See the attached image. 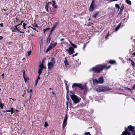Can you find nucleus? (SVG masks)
<instances>
[{"instance_id": "f257e3e1", "label": "nucleus", "mask_w": 135, "mask_h": 135, "mask_svg": "<svg viewBox=\"0 0 135 135\" xmlns=\"http://www.w3.org/2000/svg\"><path fill=\"white\" fill-rule=\"evenodd\" d=\"M107 64L99 65L93 68L90 70V71H93L95 73H99L102 71L104 68H106V69H108L110 68V66L107 67Z\"/></svg>"}, {"instance_id": "f03ea898", "label": "nucleus", "mask_w": 135, "mask_h": 135, "mask_svg": "<svg viewBox=\"0 0 135 135\" xmlns=\"http://www.w3.org/2000/svg\"><path fill=\"white\" fill-rule=\"evenodd\" d=\"M134 128L131 125L128 126V128H125V131H123L121 135H135V133H133Z\"/></svg>"}, {"instance_id": "7ed1b4c3", "label": "nucleus", "mask_w": 135, "mask_h": 135, "mask_svg": "<svg viewBox=\"0 0 135 135\" xmlns=\"http://www.w3.org/2000/svg\"><path fill=\"white\" fill-rule=\"evenodd\" d=\"M111 89L108 87L104 86L103 87H100L99 88H97L96 90L98 92H103L105 91H108Z\"/></svg>"}, {"instance_id": "20e7f679", "label": "nucleus", "mask_w": 135, "mask_h": 135, "mask_svg": "<svg viewBox=\"0 0 135 135\" xmlns=\"http://www.w3.org/2000/svg\"><path fill=\"white\" fill-rule=\"evenodd\" d=\"M70 96L74 104H76L80 102L79 99L76 95H70Z\"/></svg>"}, {"instance_id": "39448f33", "label": "nucleus", "mask_w": 135, "mask_h": 135, "mask_svg": "<svg viewBox=\"0 0 135 135\" xmlns=\"http://www.w3.org/2000/svg\"><path fill=\"white\" fill-rule=\"evenodd\" d=\"M65 50L68 52L70 55H71L75 52L74 49L73 47H70L69 48V49H66Z\"/></svg>"}, {"instance_id": "423d86ee", "label": "nucleus", "mask_w": 135, "mask_h": 135, "mask_svg": "<svg viewBox=\"0 0 135 135\" xmlns=\"http://www.w3.org/2000/svg\"><path fill=\"white\" fill-rule=\"evenodd\" d=\"M76 86L79 88L81 90H83L84 89V87L81 84L79 83H74L72 85V87L73 88Z\"/></svg>"}, {"instance_id": "0eeeda50", "label": "nucleus", "mask_w": 135, "mask_h": 135, "mask_svg": "<svg viewBox=\"0 0 135 135\" xmlns=\"http://www.w3.org/2000/svg\"><path fill=\"white\" fill-rule=\"evenodd\" d=\"M55 65L52 64V63H50L49 62L47 64L48 68L49 70H51Z\"/></svg>"}, {"instance_id": "6e6552de", "label": "nucleus", "mask_w": 135, "mask_h": 135, "mask_svg": "<svg viewBox=\"0 0 135 135\" xmlns=\"http://www.w3.org/2000/svg\"><path fill=\"white\" fill-rule=\"evenodd\" d=\"M94 1L93 0L92 1L91 5H90L89 9L90 11H92L93 10L94 7L93 6L94 5Z\"/></svg>"}, {"instance_id": "1a4fd4ad", "label": "nucleus", "mask_w": 135, "mask_h": 135, "mask_svg": "<svg viewBox=\"0 0 135 135\" xmlns=\"http://www.w3.org/2000/svg\"><path fill=\"white\" fill-rule=\"evenodd\" d=\"M104 78L103 76L98 78V82L99 83L102 84L104 82Z\"/></svg>"}, {"instance_id": "9d476101", "label": "nucleus", "mask_w": 135, "mask_h": 135, "mask_svg": "<svg viewBox=\"0 0 135 135\" xmlns=\"http://www.w3.org/2000/svg\"><path fill=\"white\" fill-rule=\"evenodd\" d=\"M56 11L54 9L50 10V13L51 14L54 15L56 13Z\"/></svg>"}, {"instance_id": "9b49d317", "label": "nucleus", "mask_w": 135, "mask_h": 135, "mask_svg": "<svg viewBox=\"0 0 135 135\" xmlns=\"http://www.w3.org/2000/svg\"><path fill=\"white\" fill-rule=\"evenodd\" d=\"M51 60L49 63H52V64L55 65V59L54 57H51Z\"/></svg>"}, {"instance_id": "f8f14e48", "label": "nucleus", "mask_w": 135, "mask_h": 135, "mask_svg": "<svg viewBox=\"0 0 135 135\" xmlns=\"http://www.w3.org/2000/svg\"><path fill=\"white\" fill-rule=\"evenodd\" d=\"M44 62V61L42 62L41 64L39 66V67L38 68L40 70H42L44 68V64H43Z\"/></svg>"}, {"instance_id": "ddd939ff", "label": "nucleus", "mask_w": 135, "mask_h": 135, "mask_svg": "<svg viewBox=\"0 0 135 135\" xmlns=\"http://www.w3.org/2000/svg\"><path fill=\"white\" fill-rule=\"evenodd\" d=\"M68 116L67 114H65V118H64L63 120V123H66L67 120L68 118Z\"/></svg>"}, {"instance_id": "4468645a", "label": "nucleus", "mask_w": 135, "mask_h": 135, "mask_svg": "<svg viewBox=\"0 0 135 135\" xmlns=\"http://www.w3.org/2000/svg\"><path fill=\"white\" fill-rule=\"evenodd\" d=\"M69 43L71 44V45L72 46H73V47H74L75 48H77V46L76 45H75V44H74L73 43L70 41H69Z\"/></svg>"}, {"instance_id": "2eb2a0df", "label": "nucleus", "mask_w": 135, "mask_h": 135, "mask_svg": "<svg viewBox=\"0 0 135 135\" xmlns=\"http://www.w3.org/2000/svg\"><path fill=\"white\" fill-rule=\"evenodd\" d=\"M57 22H56L55 24L54 25L53 28L52 29L51 31V33L55 28L57 26Z\"/></svg>"}, {"instance_id": "dca6fc26", "label": "nucleus", "mask_w": 135, "mask_h": 135, "mask_svg": "<svg viewBox=\"0 0 135 135\" xmlns=\"http://www.w3.org/2000/svg\"><path fill=\"white\" fill-rule=\"evenodd\" d=\"M51 39V38L50 37V35H49L48 36L47 40V43L49 44Z\"/></svg>"}, {"instance_id": "f3484780", "label": "nucleus", "mask_w": 135, "mask_h": 135, "mask_svg": "<svg viewBox=\"0 0 135 135\" xmlns=\"http://www.w3.org/2000/svg\"><path fill=\"white\" fill-rule=\"evenodd\" d=\"M50 3V4H51V2H47L46 3V5H45V8H49V4Z\"/></svg>"}, {"instance_id": "a211bd4d", "label": "nucleus", "mask_w": 135, "mask_h": 135, "mask_svg": "<svg viewBox=\"0 0 135 135\" xmlns=\"http://www.w3.org/2000/svg\"><path fill=\"white\" fill-rule=\"evenodd\" d=\"M109 63L111 64H114L116 63V62L115 60H111L109 61Z\"/></svg>"}, {"instance_id": "6ab92c4d", "label": "nucleus", "mask_w": 135, "mask_h": 135, "mask_svg": "<svg viewBox=\"0 0 135 135\" xmlns=\"http://www.w3.org/2000/svg\"><path fill=\"white\" fill-rule=\"evenodd\" d=\"M93 83L94 84H97L99 83L98 80L97 79H94L93 80Z\"/></svg>"}, {"instance_id": "aec40b11", "label": "nucleus", "mask_w": 135, "mask_h": 135, "mask_svg": "<svg viewBox=\"0 0 135 135\" xmlns=\"http://www.w3.org/2000/svg\"><path fill=\"white\" fill-rule=\"evenodd\" d=\"M31 50L28 51L26 55V56H28L31 54Z\"/></svg>"}, {"instance_id": "412c9836", "label": "nucleus", "mask_w": 135, "mask_h": 135, "mask_svg": "<svg viewBox=\"0 0 135 135\" xmlns=\"http://www.w3.org/2000/svg\"><path fill=\"white\" fill-rule=\"evenodd\" d=\"M22 21H21V23L20 24H18L17 25L15 26V27L14 28V30H17V28H17V27L18 26V25H21L22 24Z\"/></svg>"}, {"instance_id": "4be33fe9", "label": "nucleus", "mask_w": 135, "mask_h": 135, "mask_svg": "<svg viewBox=\"0 0 135 135\" xmlns=\"http://www.w3.org/2000/svg\"><path fill=\"white\" fill-rule=\"evenodd\" d=\"M54 47V44L51 43L50 45L49 46V47H50V49L51 50Z\"/></svg>"}, {"instance_id": "5701e85b", "label": "nucleus", "mask_w": 135, "mask_h": 135, "mask_svg": "<svg viewBox=\"0 0 135 135\" xmlns=\"http://www.w3.org/2000/svg\"><path fill=\"white\" fill-rule=\"evenodd\" d=\"M65 60L64 61V63L65 64V65H68V63L67 61V59L66 57H65Z\"/></svg>"}, {"instance_id": "b1692460", "label": "nucleus", "mask_w": 135, "mask_h": 135, "mask_svg": "<svg viewBox=\"0 0 135 135\" xmlns=\"http://www.w3.org/2000/svg\"><path fill=\"white\" fill-rule=\"evenodd\" d=\"M89 42V41L88 42H87L85 43H84L83 45V49L84 50H85V48L87 44Z\"/></svg>"}, {"instance_id": "393cba45", "label": "nucleus", "mask_w": 135, "mask_h": 135, "mask_svg": "<svg viewBox=\"0 0 135 135\" xmlns=\"http://www.w3.org/2000/svg\"><path fill=\"white\" fill-rule=\"evenodd\" d=\"M124 6H123V5L120 8V12H122V11H123V9H124Z\"/></svg>"}, {"instance_id": "a878e982", "label": "nucleus", "mask_w": 135, "mask_h": 135, "mask_svg": "<svg viewBox=\"0 0 135 135\" xmlns=\"http://www.w3.org/2000/svg\"><path fill=\"white\" fill-rule=\"evenodd\" d=\"M130 60H131L132 61L131 64L133 66V67H134L135 66V64L134 63V62L133 61L131 60V59H130Z\"/></svg>"}, {"instance_id": "bb28decb", "label": "nucleus", "mask_w": 135, "mask_h": 135, "mask_svg": "<svg viewBox=\"0 0 135 135\" xmlns=\"http://www.w3.org/2000/svg\"><path fill=\"white\" fill-rule=\"evenodd\" d=\"M98 13V12H96L93 15V16H92V17L94 18H95L97 16Z\"/></svg>"}, {"instance_id": "cd10ccee", "label": "nucleus", "mask_w": 135, "mask_h": 135, "mask_svg": "<svg viewBox=\"0 0 135 135\" xmlns=\"http://www.w3.org/2000/svg\"><path fill=\"white\" fill-rule=\"evenodd\" d=\"M126 1L128 4L129 5H131V1H130L129 0H126Z\"/></svg>"}, {"instance_id": "c85d7f7f", "label": "nucleus", "mask_w": 135, "mask_h": 135, "mask_svg": "<svg viewBox=\"0 0 135 135\" xmlns=\"http://www.w3.org/2000/svg\"><path fill=\"white\" fill-rule=\"evenodd\" d=\"M120 24L116 28L115 30V31H117L118 29L120 27Z\"/></svg>"}, {"instance_id": "c756f323", "label": "nucleus", "mask_w": 135, "mask_h": 135, "mask_svg": "<svg viewBox=\"0 0 135 135\" xmlns=\"http://www.w3.org/2000/svg\"><path fill=\"white\" fill-rule=\"evenodd\" d=\"M50 29V28L48 27L47 28H46L43 29V31L44 32V33H45L47 30H49Z\"/></svg>"}, {"instance_id": "7c9ffc66", "label": "nucleus", "mask_w": 135, "mask_h": 135, "mask_svg": "<svg viewBox=\"0 0 135 135\" xmlns=\"http://www.w3.org/2000/svg\"><path fill=\"white\" fill-rule=\"evenodd\" d=\"M42 70H40L39 69H38V74L39 75V76H40V75L41 74L42 72Z\"/></svg>"}, {"instance_id": "2f4dec72", "label": "nucleus", "mask_w": 135, "mask_h": 135, "mask_svg": "<svg viewBox=\"0 0 135 135\" xmlns=\"http://www.w3.org/2000/svg\"><path fill=\"white\" fill-rule=\"evenodd\" d=\"M4 106V104L0 102V107L1 109H3Z\"/></svg>"}, {"instance_id": "473e14b6", "label": "nucleus", "mask_w": 135, "mask_h": 135, "mask_svg": "<svg viewBox=\"0 0 135 135\" xmlns=\"http://www.w3.org/2000/svg\"><path fill=\"white\" fill-rule=\"evenodd\" d=\"M115 6L116 8H118V10H119L120 9V7L119 6V5L118 4H115Z\"/></svg>"}, {"instance_id": "72a5a7b5", "label": "nucleus", "mask_w": 135, "mask_h": 135, "mask_svg": "<svg viewBox=\"0 0 135 135\" xmlns=\"http://www.w3.org/2000/svg\"><path fill=\"white\" fill-rule=\"evenodd\" d=\"M67 124V123H63L62 124V127L63 128H64L66 126Z\"/></svg>"}, {"instance_id": "f704fd0d", "label": "nucleus", "mask_w": 135, "mask_h": 135, "mask_svg": "<svg viewBox=\"0 0 135 135\" xmlns=\"http://www.w3.org/2000/svg\"><path fill=\"white\" fill-rule=\"evenodd\" d=\"M48 126V124L47 122H45V123L44 126L45 127H46Z\"/></svg>"}, {"instance_id": "c9c22d12", "label": "nucleus", "mask_w": 135, "mask_h": 135, "mask_svg": "<svg viewBox=\"0 0 135 135\" xmlns=\"http://www.w3.org/2000/svg\"><path fill=\"white\" fill-rule=\"evenodd\" d=\"M26 23H23V28L24 29H26V27L25 26H26Z\"/></svg>"}, {"instance_id": "e433bc0d", "label": "nucleus", "mask_w": 135, "mask_h": 135, "mask_svg": "<svg viewBox=\"0 0 135 135\" xmlns=\"http://www.w3.org/2000/svg\"><path fill=\"white\" fill-rule=\"evenodd\" d=\"M29 27H31L32 28L35 30V31H36L37 30L35 28V27H32L31 26H29Z\"/></svg>"}, {"instance_id": "4c0bfd02", "label": "nucleus", "mask_w": 135, "mask_h": 135, "mask_svg": "<svg viewBox=\"0 0 135 135\" xmlns=\"http://www.w3.org/2000/svg\"><path fill=\"white\" fill-rule=\"evenodd\" d=\"M50 47H48L46 51V52H47L51 50L50 49Z\"/></svg>"}, {"instance_id": "58836bf2", "label": "nucleus", "mask_w": 135, "mask_h": 135, "mask_svg": "<svg viewBox=\"0 0 135 135\" xmlns=\"http://www.w3.org/2000/svg\"><path fill=\"white\" fill-rule=\"evenodd\" d=\"M85 135H91L89 132H85Z\"/></svg>"}, {"instance_id": "ea45409f", "label": "nucleus", "mask_w": 135, "mask_h": 135, "mask_svg": "<svg viewBox=\"0 0 135 135\" xmlns=\"http://www.w3.org/2000/svg\"><path fill=\"white\" fill-rule=\"evenodd\" d=\"M125 89H126V90H128V91H131V90L129 88H127V87H125Z\"/></svg>"}, {"instance_id": "a19ab883", "label": "nucleus", "mask_w": 135, "mask_h": 135, "mask_svg": "<svg viewBox=\"0 0 135 135\" xmlns=\"http://www.w3.org/2000/svg\"><path fill=\"white\" fill-rule=\"evenodd\" d=\"M33 27H36L37 28L38 27V26L37 25H32Z\"/></svg>"}, {"instance_id": "79ce46f5", "label": "nucleus", "mask_w": 135, "mask_h": 135, "mask_svg": "<svg viewBox=\"0 0 135 135\" xmlns=\"http://www.w3.org/2000/svg\"><path fill=\"white\" fill-rule=\"evenodd\" d=\"M78 53H76L75 54H73L72 55V56L74 57V56H76L78 55Z\"/></svg>"}, {"instance_id": "37998d69", "label": "nucleus", "mask_w": 135, "mask_h": 135, "mask_svg": "<svg viewBox=\"0 0 135 135\" xmlns=\"http://www.w3.org/2000/svg\"><path fill=\"white\" fill-rule=\"evenodd\" d=\"M38 81L37 80H36V81L35 84V86H36L37 85V84L38 83Z\"/></svg>"}, {"instance_id": "c03bdc74", "label": "nucleus", "mask_w": 135, "mask_h": 135, "mask_svg": "<svg viewBox=\"0 0 135 135\" xmlns=\"http://www.w3.org/2000/svg\"><path fill=\"white\" fill-rule=\"evenodd\" d=\"M4 74L3 73L2 75V79H3L4 78Z\"/></svg>"}, {"instance_id": "a18cd8bd", "label": "nucleus", "mask_w": 135, "mask_h": 135, "mask_svg": "<svg viewBox=\"0 0 135 135\" xmlns=\"http://www.w3.org/2000/svg\"><path fill=\"white\" fill-rule=\"evenodd\" d=\"M64 81H65V84H66V86H67V83L68 82V81H66L65 80H64Z\"/></svg>"}, {"instance_id": "49530a36", "label": "nucleus", "mask_w": 135, "mask_h": 135, "mask_svg": "<svg viewBox=\"0 0 135 135\" xmlns=\"http://www.w3.org/2000/svg\"><path fill=\"white\" fill-rule=\"evenodd\" d=\"M23 77L25 76V70H23Z\"/></svg>"}, {"instance_id": "de8ad7c7", "label": "nucleus", "mask_w": 135, "mask_h": 135, "mask_svg": "<svg viewBox=\"0 0 135 135\" xmlns=\"http://www.w3.org/2000/svg\"><path fill=\"white\" fill-rule=\"evenodd\" d=\"M0 26H1V27H3V23H2L0 24Z\"/></svg>"}, {"instance_id": "09e8293b", "label": "nucleus", "mask_w": 135, "mask_h": 135, "mask_svg": "<svg viewBox=\"0 0 135 135\" xmlns=\"http://www.w3.org/2000/svg\"><path fill=\"white\" fill-rule=\"evenodd\" d=\"M40 79V76H39V75L38 76V77L37 79L36 80H37L38 81V80H39Z\"/></svg>"}, {"instance_id": "8fccbe9b", "label": "nucleus", "mask_w": 135, "mask_h": 135, "mask_svg": "<svg viewBox=\"0 0 135 135\" xmlns=\"http://www.w3.org/2000/svg\"><path fill=\"white\" fill-rule=\"evenodd\" d=\"M12 111H13V108L12 107L11 108V110H10V112H11Z\"/></svg>"}, {"instance_id": "3c124183", "label": "nucleus", "mask_w": 135, "mask_h": 135, "mask_svg": "<svg viewBox=\"0 0 135 135\" xmlns=\"http://www.w3.org/2000/svg\"><path fill=\"white\" fill-rule=\"evenodd\" d=\"M54 8H56L57 7V6L56 5H55V6L53 7Z\"/></svg>"}, {"instance_id": "603ef678", "label": "nucleus", "mask_w": 135, "mask_h": 135, "mask_svg": "<svg viewBox=\"0 0 135 135\" xmlns=\"http://www.w3.org/2000/svg\"><path fill=\"white\" fill-rule=\"evenodd\" d=\"M135 89V84L134 85L132 89L134 90Z\"/></svg>"}, {"instance_id": "864d4df0", "label": "nucleus", "mask_w": 135, "mask_h": 135, "mask_svg": "<svg viewBox=\"0 0 135 135\" xmlns=\"http://www.w3.org/2000/svg\"><path fill=\"white\" fill-rule=\"evenodd\" d=\"M113 1H114V0H109V2H111Z\"/></svg>"}, {"instance_id": "5fc2aeb1", "label": "nucleus", "mask_w": 135, "mask_h": 135, "mask_svg": "<svg viewBox=\"0 0 135 135\" xmlns=\"http://www.w3.org/2000/svg\"><path fill=\"white\" fill-rule=\"evenodd\" d=\"M3 37L2 36H0V40H1L2 39Z\"/></svg>"}, {"instance_id": "6e6d98bb", "label": "nucleus", "mask_w": 135, "mask_h": 135, "mask_svg": "<svg viewBox=\"0 0 135 135\" xmlns=\"http://www.w3.org/2000/svg\"><path fill=\"white\" fill-rule=\"evenodd\" d=\"M24 79V80H25V82H26V80H25V79H26V78H25V76H24V77H23Z\"/></svg>"}, {"instance_id": "4d7b16f0", "label": "nucleus", "mask_w": 135, "mask_h": 135, "mask_svg": "<svg viewBox=\"0 0 135 135\" xmlns=\"http://www.w3.org/2000/svg\"><path fill=\"white\" fill-rule=\"evenodd\" d=\"M64 40V38H62L60 39V41H62L63 40Z\"/></svg>"}, {"instance_id": "13d9d810", "label": "nucleus", "mask_w": 135, "mask_h": 135, "mask_svg": "<svg viewBox=\"0 0 135 135\" xmlns=\"http://www.w3.org/2000/svg\"><path fill=\"white\" fill-rule=\"evenodd\" d=\"M52 2L53 3V4H56L55 2V1H53Z\"/></svg>"}, {"instance_id": "bf43d9fd", "label": "nucleus", "mask_w": 135, "mask_h": 135, "mask_svg": "<svg viewBox=\"0 0 135 135\" xmlns=\"http://www.w3.org/2000/svg\"><path fill=\"white\" fill-rule=\"evenodd\" d=\"M11 112V114H12L13 113H14L13 111H12L11 112Z\"/></svg>"}, {"instance_id": "052dcab7", "label": "nucleus", "mask_w": 135, "mask_h": 135, "mask_svg": "<svg viewBox=\"0 0 135 135\" xmlns=\"http://www.w3.org/2000/svg\"><path fill=\"white\" fill-rule=\"evenodd\" d=\"M47 12H49V10L48 8H45Z\"/></svg>"}, {"instance_id": "680f3d73", "label": "nucleus", "mask_w": 135, "mask_h": 135, "mask_svg": "<svg viewBox=\"0 0 135 135\" xmlns=\"http://www.w3.org/2000/svg\"><path fill=\"white\" fill-rule=\"evenodd\" d=\"M66 108L67 110H68V105H66Z\"/></svg>"}, {"instance_id": "e2e57ef3", "label": "nucleus", "mask_w": 135, "mask_h": 135, "mask_svg": "<svg viewBox=\"0 0 135 135\" xmlns=\"http://www.w3.org/2000/svg\"><path fill=\"white\" fill-rule=\"evenodd\" d=\"M6 112H10V110H6Z\"/></svg>"}, {"instance_id": "0e129e2a", "label": "nucleus", "mask_w": 135, "mask_h": 135, "mask_svg": "<svg viewBox=\"0 0 135 135\" xmlns=\"http://www.w3.org/2000/svg\"><path fill=\"white\" fill-rule=\"evenodd\" d=\"M15 111H16V112H19V111L18 110H17V109H16L15 110Z\"/></svg>"}, {"instance_id": "69168bd1", "label": "nucleus", "mask_w": 135, "mask_h": 135, "mask_svg": "<svg viewBox=\"0 0 135 135\" xmlns=\"http://www.w3.org/2000/svg\"><path fill=\"white\" fill-rule=\"evenodd\" d=\"M28 78H26V79H25V80H26V82L27 81V80H28Z\"/></svg>"}, {"instance_id": "338daca9", "label": "nucleus", "mask_w": 135, "mask_h": 135, "mask_svg": "<svg viewBox=\"0 0 135 135\" xmlns=\"http://www.w3.org/2000/svg\"><path fill=\"white\" fill-rule=\"evenodd\" d=\"M132 55H133L135 56V53H133L132 54Z\"/></svg>"}, {"instance_id": "774afa93", "label": "nucleus", "mask_w": 135, "mask_h": 135, "mask_svg": "<svg viewBox=\"0 0 135 135\" xmlns=\"http://www.w3.org/2000/svg\"><path fill=\"white\" fill-rule=\"evenodd\" d=\"M32 91V90L31 89L30 90V92H31Z\"/></svg>"}]
</instances>
